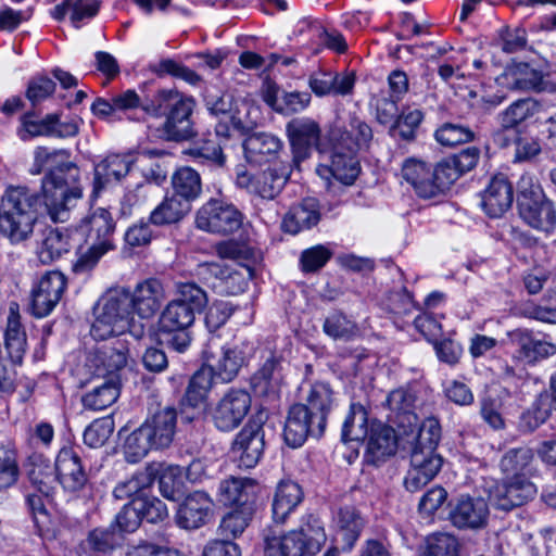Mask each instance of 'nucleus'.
<instances>
[{
	"label": "nucleus",
	"mask_w": 556,
	"mask_h": 556,
	"mask_svg": "<svg viewBox=\"0 0 556 556\" xmlns=\"http://www.w3.org/2000/svg\"><path fill=\"white\" fill-rule=\"evenodd\" d=\"M333 251L329 245L317 244L302 251L300 256L301 269L304 273H316L332 257Z\"/></svg>",
	"instance_id": "nucleus-63"
},
{
	"label": "nucleus",
	"mask_w": 556,
	"mask_h": 556,
	"mask_svg": "<svg viewBox=\"0 0 556 556\" xmlns=\"http://www.w3.org/2000/svg\"><path fill=\"white\" fill-rule=\"evenodd\" d=\"M419 556H458V541L447 533L432 534Z\"/></svg>",
	"instance_id": "nucleus-57"
},
{
	"label": "nucleus",
	"mask_w": 556,
	"mask_h": 556,
	"mask_svg": "<svg viewBox=\"0 0 556 556\" xmlns=\"http://www.w3.org/2000/svg\"><path fill=\"white\" fill-rule=\"evenodd\" d=\"M71 243L67 233L59 229H50L37 250L39 261L42 264H50L70 251Z\"/></svg>",
	"instance_id": "nucleus-47"
},
{
	"label": "nucleus",
	"mask_w": 556,
	"mask_h": 556,
	"mask_svg": "<svg viewBox=\"0 0 556 556\" xmlns=\"http://www.w3.org/2000/svg\"><path fill=\"white\" fill-rule=\"evenodd\" d=\"M170 182L173 193L186 200L189 204L198 199L202 192L200 174L189 166L176 169L172 175Z\"/></svg>",
	"instance_id": "nucleus-40"
},
{
	"label": "nucleus",
	"mask_w": 556,
	"mask_h": 556,
	"mask_svg": "<svg viewBox=\"0 0 556 556\" xmlns=\"http://www.w3.org/2000/svg\"><path fill=\"white\" fill-rule=\"evenodd\" d=\"M208 269L219 280L217 287L220 291L229 295L242 293L253 276L252 268L241 264L232 266L211 263Z\"/></svg>",
	"instance_id": "nucleus-29"
},
{
	"label": "nucleus",
	"mask_w": 556,
	"mask_h": 556,
	"mask_svg": "<svg viewBox=\"0 0 556 556\" xmlns=\"http://www.w3.org/2000/svg\"><path fill=\"white\" fill-rule=\"evenodd\" d=\"M114 431V420L106 416L93 420L84 432V442L92 448L101 447L105 444Z\"/></svg>",
	"instance_id": "nucleus-61"
},
{
	"label": "nucleus",
	"mask_w": 556,
	"mask_h": 556,
	"mask_svg": "<svg viewBox=\"0 0 556 556\" xmlns=\"http://www.w3.org/2000/svg\"><path fill=\"white\" fill-rule=\"evenodd\" d=\"M404 180L412 186L419 198H434L432 167L424 161L409 159L402 166Z\"/></svg>",
	"instance_id": "nucleus-35"
},
{
	"label": "nucleus",
	"mask_w": 556,
	"mask_h": 556,
	"mask_svg": "<svg viewBox=\"0 0 556 556\" xmlns=\"http://www.w3.org/2000/svg\"><path fill=\"white\" fill-rule=\"evenodd\" d=\"M442 457L435 451L412 448L410 468L404 484L409 492H417L427 485L440 471Z\"/></svg>",
	"instance_id": "nucleus-15"
},
{
	"label": "nucleus",
	"mask_w": 556,
	"mask_h": 556,
	"mask_svg": "<svg viewBox=\"0 0 556 556\" xmlns=\"http://www.w3.org/2000/svg\"><path fill=\"white\" fill-rule=\"evenodd\" d=\"M333 405L334 396L328 383L316 382L311 387L304 407L311 412L309 415L313 418L315 433L324 434L327 417Z\"/></svg>",
	"instance_id": "nucleus-28"
},
{
	"label": "nucleus",
	"mask_w": 556,
	"mask_h": 556,
	"mask_svg": "<svg viewBox=\"0 0 556 556\" xmlns=\"http://www.w3.org/2000/svg\"><path fill=\"white\" fill-rule=\"evenodd\" d=\"M280 139L271 134L257 132L250 135L243 141L247 160L251 163H262L274 156L281 149Z\"/></svg>",
	"instance_id": "nucleus-38"
},
{
	"label": "nucleus",
	"mask_w": 556,
	"mask_h": 556,
	"mask_svg": "<svg viewBox=\"0 0 556 556\" xmlns=\"http://www.w3.org/2000/svg\"><path fill=\"white\" fill-rule=\"evenodd\" d=\"M177 421V413L173 407H164L157 410L142 427L150 433L155 448L169 446L174 439Z\"/></svg>",
	"instance_id": "nucleus-34"
},
{
	"label": "nucleus",
	"mask_w": 556,
	"mask_h": 556,
	"mask_svg": "<svg viewBox=\"0 0 556 556\" xmlns=\"http://www.w3.org/2000/svg\"><path fill=\"white\" fill-rule=\"evenodd\" d=\"M441 438V427L435 418H427L422 421L418 429V433L414 437L412 448L435 451Z\"/></svg>",
	"instance_id": "nucleus-64"
},
{
	"label": "nucleus",
	"mask_w": 556,
	"mask_h": 556,
	"mask_svg": "<svg viewBox=\"0 0 556 556\" xmlns=\"http://www.w3.org/2000/svg\"><path fill=\"white\" fill-rule=\"evenodd\" d=\"M119 379L114 377L104 379L83 397V405L86 409L102 410L111 406L119 395Z\"/></svg>",
	"instance_id": "nucleus-42"
},
{
	"label": "nucleus",
	"mask_w": 556,
	"mask_h": 556,
	"mask_svg": "<svg viewBox=\"0 0 556 556\" xmlns=\"http://www.w3.org/2000/svg\"><path fill=\"white\" fill-rule=\"evenodd\" d=\"M231 450L240 468H254L265 450V433L262 424L256 420L249 421L237 433Z\"/></svg>",
	"instance_id": "nucleus-11"
},
{
	"label": "nucleus",
	"mask_w": 556,
	"mask_h": 556,
	"mask_svg": "<svg viewBox=\"0 0 556 556\" xmlns=\"http://www.w3.org/2000/svg\"><path fill=\"white\" fill-rule=\"evenodd\" d=\"M509 89L519 91L538 90L542 84V73L529 64L520 63L504 75Z\"/></svg>",
	"instance_id": "nucleus-46"
},
{
	"label": "nucleus",
	"mask_w": 556,
	"mask_h": 556,
	"mask_svg": "<svg viewBox=\"0 0 556 556\" xmlns=\"http://www.w3.org/2000/svg\"><path fill=\"white\" fill-rule=\"evenodd\" d=\"M56 478L65 491L77 492L81 490L88 476L79 452L75 447H63L55 459Z\"/></svg>",
	"instance_id": "nucleus-17"
},
{
	"label": "nucleus",
	"mask_w": 556,
	"mask_h": 556,
	"mask_svg": "<svg viewBox=\"0 0 556 556\" xmlns=\"http://www.w3.org/2000/svg\"><path fill=\"white\" fill-rule=\"evenodd\" d=\"M290 174L289 164L276 162L255 175L247 172L238 173L236 184L263 200L273 201L282 191Z\"/></svg>",
	"instance_id": "nucleus-8"
},
{
	"label": "nucleus",
	"mask_w": 556,
	"mask_h": 556,
	"mask_svg": "<svg viewBox=\"0 0 556 556\" xmlns=\"http://www.w3.org/2000/svg\"><path fill=\"white\" fill-rule=\"evenodd\" d=\"M213 506V500L207 493L203 491L190 493L180 504L176 521L184 529H198L212 517Z\"/></svg>",
	"instance_id": "nucleus-19"
},
{
	"label": "nucleus",
	"mask_w": 556,
	"mask_h": 556,
	"mask_svg": "<svg viewBox=\"0 0 556 556\" xmlns=\"http://www.w3.org/2000/svg\"><path fill=\"white\" fill-rule=\"evenodd\" d=\"M206 304L205 291L195 283H181L178 298L166 304L159 317L157 327L161 333L173 334L168 344L175 351L182 353L189 348V329L195 320V313L201 312Z\"/></svg>",
	"instance_id": "nucleus-3"
},
{
	"label": "nucleus",
	"mask_w": 556,
	"mask_h": 556,
	"mask_svg": "<svg viewBox=\"0 0 556 556\" xmlns=\"http://www.w3.org/2000/svg\"><path fill=\"white\" fill-rule=\"evenodd\" d=\"M534 454L527 446L508 450L501 458L500 467L506 477H526L532 470Z\"/></svg>",
	"instance_id": "nucleus-43"
},
{
	"label": "nucleus",
	"mask_w": 556,
	"mask_h": 556,
	"mask_svg": "<svg viewBox=\"0 0 556 556\" xmlns=\"http://www.w3.org/2000/svg\"><path fill=\"white\" fill-rule=\"evenodd\" d=\"M128 358V345L122 340H116L111 345H104L92 353L87 366L99 378L119 379L118 372L127 365Z\"/></svg>",
	"instance_id": "nucleus-14"
},
{
	"label": "nucleus",
	"mask_w": 556,
	"mask_h": 556,
	"mask_svg": "<svg viewBox=\"0 0 556 556\" xmlns=\"http://www.w3.org/2000/svg\"><path fill=\"white\" fill-rule=\"evenodd\" d=\"M286 130L293 151V162L298 165L308 156L312 147L318 143L320 127L309 117H296L287 124Z\"/></svg>",
	"instance_id": "nucleus-18"
},
{
	"label": "nucleus",
	"mask_w": 556,
	"mask_h": 556,
	"mask_svg": "<svg viewBox=\"0 0 556 556\" xmlns=\"http://www.w3.org/2000/svg\"><path fill=\"white\" fill-rule=\"evenodd\" d=\"M535 493V485L527 477H506L491 491L490 501L497 509L510 510L527 503Z\"/></svg>",
	"instance_id": "nucleus-13"
},
{
	"label": "nucleus",
	"mask_w": 556,
	"mask_h": 556,
	"mask_svg": "<svg viewBox=\"0 0 556 556\" xmlns=\"http://www.w3.org/2000/svg\"><path fill=\"white\" fill-rule=\"evenodd\" d=\"M324 331L336 340H350L356 336L357 326L342 313L333 312L326 317Z\"/></svg>",
	"instance_id": "nucleus-58"
},
{
	"label": "nucleus",
	"mask_w": 556,
	"mask_h": 556,
	"mask_svg": "<svg viewBox=\"0 0 556 556\" xmlns=\"http://www.w3.org/2000/svg\"><path fill=\"white\" fill-rule=\"evenodd\" d=\"M131 160L126 155L109 154L94 164L93 193H99L109 184L119 181L130 170Z\"/></svg>",
	"instance_id": "nucleus-30"
},
{
	"label": "nucleus",
	"mask_w": 556,
	"mask_h": 556,
	"mask_svg": "<svg viewBox=\"0 0 556 556\" xmlns=\"http://www.w3.org/2000/svg\"><path fill=\"white\" fill-rule=\"evenodd\" d=\"M319 219L320 213L317 200L307 198L289 210L283 217L282 228L286 232L295 235L317 225Z\"/></svg>",
	"instance_id": "nucleus-33"
},
{
	"label": "nucleus",
	"mask_w": 556,
	"mask_h": 556,
	"mask_svg": "<svg viewBox=\"0 0 556 556\" xmlns=\"http://www.w3.org/2000/svg\"><path fill=\"white\" fill-rule=\"evenodd\" d=\"M489 507L480 497L462 496L451 508L448 518L458 529H480L486 525Z\"/></svg>",
	"instance_id": "nucleus-21"
},
{
	"label": "nucleus",
	"mask_w": 556,
	"mask_h": 556,
	"mask_svg": "<svg viewBox=\"0 0 556 556\" xmlns=\"http://www.w3.org/2000/svg\"><path fill=\"white\" fill-rule=\"evenodd\" d=\"M155 479V471L152 467L138 470L129 478L117 482L113 489V496L118 501L132 500L141 491L151 486Z\"/></svg>",
	"instance_id": "nucleus-45"
},
{
	"label": "nucleus",
	"mask_w": 556,
	"mask_h": 556,
	"mask_svg": "<svg viewBox=\"0 0 556 556\" xmlns=\"http://www.w3.org/2000/svg\"><path fill=\"white\" fill-rule=\"evenodd\" d=\"M115 224L111 213L102 207L94 210L80 225V231L86 235L89 244L108 245L109 250L114 249L113 233Z\"/></svg>",
	"instance_id": "nucleus-27"
},
{
	"label": "nucleus",
	"mask_w": 556,
	"mask_h": 556,
	"mask_svg": "<svg viewBox=\"0 0 556 556\" xmlns=\"http://www.w3.org/2000/svg\"><path fill=\"white\" fill-rule=\"evenodd\" d=\"M129 305L140 318H151L165 300L163 283L156 278H148L138 282L134 290H127Z\"/></svg>",
	"instance_id": "nucleus-16"
},
{
	"label": "nucleus",
	"mask_w": 556,
	"mask_h": 556,
	"mask_svg": "<svg viewBox=\"0 0 556 556\" xmlns=\"http://www.w3.org/2000/svg\"><path fill=\"white\" fill-rule=\"evenodd\" d=\"M20 476L16 451L9 445H0V490L14 485Z\"/></svg>",
	"instance_id": "nucleus-56"
},
{
	"label": "nucleus",
	"mask_w": 556,
	"mask_h": 556,
	"mask_svg": "<svg viewBox=\"0 0 556 556\" xmlns=\"http://www.w3.org/2000/svg\"><path fill=\"white\" fill-rule=\"evenodd\" d=\"M88 547L98 554H110L121 547L124 536L117 532L112 525L109 528H96L91 530L86 539Z\"/></svg>",
	"instance_id": "nucleus-50"
},
{
	"label": "nucleus",
	"mask_w": 556,
	"mask_h": 556,
	"mask_svg": "<svg viewBox=\"0 0 556 556\" xmlns=\"http://www.w3.org/2000/svg\"><path fill=\"white\" fill-rule=\"evenodd\" d=\"M195 102L193 98L179 92L177 89H159L146 102L143 114L162 118L163 123L156 128L157 137L165 141L180 142L197 135L191 119Z\"/></svg>",
	"instance_id": "nucleus-2"
},
{
	"label": "nucleus",
	"mask_w": 556,
	"mask_h": 556,
	"mask_svg": "<svg viewBox=\"0 0 556 556\" xmlns=\"http://www.w3.org/2000/svg\"><path fill=\"white\" fill-rule=\"evenodd\" d=\"M513 186L503 174L495 175L482 193V207L491 217L502 216L513 204Z\"/></svg>",
	"instance_id": "nucleus-25"
},
{
	"label": "nucleus",
	"mask_w": 556,
	"mask_h": 556,
	"mask_svg": "<svg viewBox=\"0 0 556 556\" xmlns=\"http://www.w3.org/2000/svg\"><path fill=\"white\" fill-rule=\"evenodd\" d=\"M191 211V204L172 193L150 213L149 220L155 226L174 224L181 220Z\"/></svg>",
	"instance_id": "nucleus-39"
},
{
	"label": "nucleus",
	"mask_w": 556,
	"mask_h": 556,
	"mask_svg": "<svg viewBox=\"0 0 556 556\" xmlns=\"http://www.w3.org/2000/svg\"><path fill=\"white\" fill-rule=\"evenodd\" d=\"M281 382L280 362L274 354H270L261 368L251 377V387L258 396H276Z\"/></svg>",
	"instance_id": "nucleus-37"
},
{
	"label": "nucleus",
	"mask_w": 556,
	"mask_h": 556,
	"mask_svg": "<svg viewBox=\"0 0 556 556\" xmlns=\"http://www.w3.org/2000/svg\"><path fill=\"white\" fill-rule=\"evenodd\" d=\"M68 159L70 152L65 149L37 147L34 151L30 174L39 175L49 168L41 181V200L47 214L55 223L67 220L71 210L83 198L80 170Z\"/></svg>",
	"instance_id": "nucleus-1"
},
{
	"label": "nucleus",
	"mask_w": 556,
	"mask_h": 556,
	"mask_svg": "<svg viewBox=\"0 0 556 556\" xmlns=\"http://www.w3.org/2000/svg\"><path fill=\"white\" fill-rule=\"evenodd\" d=\"M292 531L298 533V539L309 556L316 555L327 541L323 522L313 515L303 518L299 529Z\"/></svg>",
	"instance_id": "nucleus-41"
},
{
	"label": "nucleus",
	"mask_w": 556,
	"mask_h": 556,
	"mask_svg": "<svg viewBox=\"0 0 556 556\" xmlns=\"http://www.w3.org/2000/svg\"><path fill=\"white\" fill-rule=\"evenodd\" d=\"M536 109L538 104L531 98L517 100L498 114V124L504 129L516 128L519 124L533 116Z\"/></svg>",
	"instance_id": "nucleus-49"
},
{
	"label": "nucleus",
	"mask_w": 556,
	"mask_h": 556,
	"mask_svg": "<svg viewBox=\"0 0 556 556\" xmlns=\"http://www.w3.org/2000/svg\"><path fill=\"white\" fill-rule=\"evenodd\" d=\"M255 346L249 340L227 344L218 353L205 351V362L211 376L223 382L232 381L243 365L253 356Z\"/></svg>",
	"instance_id": "nucleus-7"
},
{
	"label": "nucleus",
	"mask_w": 556,
	"mask_h": 556,
	"mask_svg": "<svg viewBox=\"0 0 556 556\" xmlns=\"http://www.w3.org/2000/svg\"><path fill=\"white\" fill-rule=\"evenodd\" d=\"M508 342L516 348L518 357L529 363L536 362L556 354V344L535 339L525 329H515L507 333Z\"/></svg>",
	"instance_id": "nucleus-26"
},
{
	"label": "nucleus",
	"mask_w": 556,
	"mask_h": 556,
	"mask_svg": "<svg viewBox=\"0 0 556 556\" xmlns=\"http://www.w3.org/2000/svg\"><path fill=\"white\" fill-rule=\"evenodd\" d=\"M309 413L304 404H294L290 407L283 429L285 441L289 446L300 447L308 435L314 438L323 435L315 433Z\"/></svg>",
	"instance_id": "nucleus-24"
},
{
	"label": "nucleus",
	"mask_w": 556,
	"mask_h": 556,
	"mask_svg": "<svg viewBox=\"0 0 556 556\" xmlns=\"http://www.w3.org/2000/svg\"><path fill=\"white\" fill-rule=\"evenodd\" d=\"M28 479L29 485L25 486L24 491L25 507L37 529L40 532L48 531L50 525L48 505L53 494L51 475L47 467L38 466L29 471Z\"/></svg>",
	"instance_id": "nucleus-6"
},
{
	"label": "nucleus",
	"mask_w": 556,
	"mask_h": 556,
	"mask_svg": "<svg viewBox=\"0 0 556 556\" xmlns=\"http://www.w3.org/2000/svg\"><path fill=\"white\" fill-rule=\"evenodd\" d=\"M389 408L402 415L409 426L416 424L417 416L414 414L416 395L413 391L407 389H396L390 392L387 399Z\"/></svg>",
	"instance_id": "nucleus-54"
},
{
	"label": "nucleus",
	"mask_w": 556,
	"mask_h": 556,
	"mask_svg": "<svg viewBox=\"0 0 556 556\" xmlns=\"http://www.w3.org/2000/svg\"><path fill=\"white\" fill-rule=\"evenodd\" d=\"M38 202V195L26 187L8 188L0 205V231L12 242L28 238L37 219Z\"/></svg>",
	"instance_id": "nucleus-4"
},
{
	"label": "nucleus",
	"mask_w": 556,
	"mask_h": 556,
	"mask_svg": "<svg viewBox=\"0 0 556 556\" xmlns=\"http://www.w3.org/2000/svg\"><path fill=\"white\" fill-rule=\"evenodd\" d=\"M65 288L66 278L61 271L46 273L31 289V314L38 318L48 316L60 302Z\"/></svg>",
	"instance_id": "nucleus-10"
},
{
	"label": "nucleus",
	"mask_w": 556,
	"mask_h": 556,
	"mask_svg": "<svg viewBox=\"0 0 556 556\" xmlns=\"http://www.w3.org/2000/svg\"><path fill=\"white\" fill-rule=\"evenodd\" d=\"M518 212L525 223L534 229L548 232L556 225V211L546 195L519 205Z\"/></svg>",
	"instance_id": "nucleus-31"
},
{
	"label": "nucleus",
	"mask_w": 556,
	"mask_h": 556,
	"mask_svg": "<svg viewBox=\"0 0 556 556\" xmlns=\"http://www.w3.org/2000/svg\"><path fill=\"white\" fill-rule=\"evenodd\" d=\"M254 508H235L226 514L219 523V534L225 538V541H230L240 536L249 526Z\"/></svg>",
	"instance_id": "nucleus-51"
},
{
	"label": "nucleus",
	"mask_w": 556,
	"mask_h": 556,
	"mask_svg": "<svg viewBox=\"0 0 556 556\" xmlns=\"http://www.w3.org/2000/svg\"><path fill=\"white\" fill-rule=\"evenodd\" d=\"M435 140L444 147H455L473 140V131L464 125L445 123L434 132Z\"/></svg>",
	"instance_id": "nucleus-55"
},
{
	"label": "nucleus",
	"mask_w": 556,
	"mask_h": 556,
	"mask_svg": "<svg viewBox=\"0 0 556 556\" xmlns=\"http://www.w3.org/2000/svg\"><path fill=\"white\" fill-rule=\"evenodd\" d=\"M243 216L238 208L217 199H211L197 213L195 225L199 229L219 235L237 231L242 225Z\"/></svg>",
	"instance_id": "nucleus-9"
},
{
	"label": "nucleus",
	"mask_w": 556,
	"mask_h": 556,
	"mask_svg": "<svg viewBox=\"0 0 556 556\" xmlns=\"http://www.w3.org/2000/svg\"><path fill=\"white\" fill-rule=\"evenodd\" d=\"M257 483L248 477L230 476L220 481L218 486L219 502L236 508H254Z\"/></svg>",
	"instance_id": "nucleus-20"
},
{
	"label": "nucleus",
	"mask_w": 556,
	"mask_h": 556,
	"mask_svg": "<svg viewBox=\"0 0 556 556\" xmlns=\"http://www.w3.org/2000/svg\"><path fill=\"white\" fill-rule=\"evenodd\" d=\"M22 129L20 137L23 140L29 137H51L52 126L56 122V114H48L42 119H36L34 114L27 113L22 116Z\"/></svg>",
	"instance_id": "nucleus-60"
},
{
	"label": "nucleus",
	"mask_w": 556,
	"mask_h": 556,
	"mask_svg": "<svg viewBox=\"0 0 556 556\" xmlns=\"http://www.w3.org/2000/svg\"><path fill=\"white\" fill-rule=\"evenodd\" d=\"M251 396L244 390L232 389L227 392L213 409V421L222 431L236 429L247 417L251 408Z\"/></svg>",
	"instance_id": "nucleus-12"
},
{
	"label": "nucleus",
	"mask_w": 556,
	"mask_h": 556,
	"mask_svg": "<svg viewBox=\"0 0 556 556\" xmlns=\"http://www.w3.org/2000/svg\"><path fill=\"white\" fill-rule=\"evenodd\" d=\"M366 462L378 465L396 452L397 439L394 430L381 422L370 425L369 434L366 438Z\"/></svg>",
	"instance_id": "nucleus-22"
},
{
	"label": "nucleus",
	"mask_w": 556,
	"mask_h": 556,
	"mask_svg": "<svg viewBox=\"0 0 556 556\" xmlns=\"http://www.w3.org/2000/svg\"><path fill=\"white\" fill-rule=\"evenodd\" d=\"M292 530L288 533L265 538V556H309Z\"/></svg>",
	"instance_id": "nucleus-44"
},
{
	"label": "nucleus",
	"mask_w": 556,
	"mask_h": 556,
	"mask_svg": "<svg viewBox=\"0 0 556 556\" xmlns=\"http://www.w3.org/2000/svg\"><path fill=\"white\" fill-rule=\"evenodd\" d=\"M205 105L212 114L216 116L223 115L225 118H229L233 128L243 130L248 127L247 123L239 115L232 112V101L230 96L207 94L205 98Z\"/></svg>",
	"instance_id": "nucleus-59"
},
{
	"label": "nucleus",
	"mask_w": 556,
	"mask_h": 556,
	"mask_svg": "<svg viewBox=\"0 0 556 556\" xmlns=\"http://www.w3.org/2000/svg\"><path fill=\"white\" fill-rule=\"evenodd\" d=\"M129 301L126 289L110 292L99 301L90 330L96 340H105L129 329L134 320Z\"/></svg>",
	"instance_id": "nucleus-5"
},
{
	"label": "nucleus",
	"mask_w": 556,
	"mask_h": 556,
	"mask_svg": "<svg viewBox=\"0 0 556 556\" xmlns=\"http://www.w3.org/2000/svg\"><path fill=\"white\" fill-rule=\"evenodd\" d=\"M434 198L444 193L450 187L462 177L456 166L453 164L451 157H446L439 162L432 168Z\"/></svg>",
	"instance_id": "nucleus-62"
},
{
	"label": "nucleus",
	"mask_w": 556,
	"mask_h": 556,
	"mask_svg": "<svg viewBox=\"0 0 556 556\" xmlns=\"http://www.w3.org/2000/svg\"><path fill=\"white\" fill-rule=\"evenodd\" d=\"M369 434L367 413L361 404H352L343 422L342 440L344 442L364 441Z\"/></svg>",
	"instance_id": "nucleus-48"
},
{
	"label": "nucleus",
	"mask_w": 556,
	"mask_h": 556,
	"mask_svg": "<svg viewBox=\"0 0 556 556\" xmlns=\"http://www.w3.org/2000/svg\"><path fill=\"white\" fill-rule=\"evenodd\" d=\"M212 386V376L207 369H200L193 374L190 378L189 384L187 387L184 404L190 407H199L202 405L207 396V392L210 391Z\"/></svg>",
	"instance_id": "nucleus-53"
},
{
	"label": "nucleus",
	"mask_w": 556,
	"mask_h": 556,
	"mask_svg": "<svg viewBox=\"0 0 556 556\" xmlns=\"http://www.w3.org/2000/svg\"><path fill=\"white\" fill-rule=\"evenodd\" d=\"M364 526V519L355 508L344 507L338 511L336 518V541L342 543L341 549L343 552L352 551Z\"/></svg>",
	"instance_id": "nucleus-36"
},
{
	"label": "nucleus",
	"mask_w": 556,
	"mask_h": 556,
	"mask_svg": "<svg viewBox=\"0 0 556 556\" xmlns=\"http://www.w3.org/2000/svg\"><path fill=\"white\" fill-rule=\"evenodd\" d=\"M304 494L299 483L282 480L278 483L273 498V518L277 523H283L288 516L303 501Z\"/></svg>",
	"instance_id": "nucleus-32"
},
{
	"label": "nucleus",
	"mask_w": 556,
	"mask_h": 556,
	"mask_svg": "<svg viewBox=\"0 0 556 556\" xmlns=\"http://www.w3.org/2000/svg\"><path fill=\"white\" fill-rule=\"evenodd\" d=\"M355 152L341 143H337L331 153L330 165L319 166L317 173L323 175V172H328L336 180L343 185H352L361 172Z\"/></svg>",
	"instance_id": "nucleus-23"
},
{
	"label": "nucleus",
	"mask_w": 556,
	"mask_h": 556,
	"mask_svg": "<svg viewBox=\"0 0 556 556\" xmlns=\"http://www.w3.org/2000/svg\"><path fill=\"white\" fill-rule=\"evenodd\" d=\"M152 448H155V445L150 439L149 431L141 425L127 437L124 444V454L128 463H138Z\"/></svg>",
	"instance_id": "nucleus-52"
}]
</instances>
